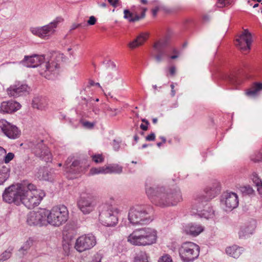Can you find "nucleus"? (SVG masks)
<instances>
[{
  "label": "nucleus",
  "mask_w": 262,
  "mask_h": 262,
  "mask_svg": "<svg viewBox=\"0 0 262 262\" xmlns=\"http://www.w3.org/2000/svg\"><path fill=\"white\" fill-rule=\"evenodd\" d=\"M45 196V193L36 189L32 184L26 186L17 183L5 188L3 199L7 203H14L16 205L23 204L28 208L31 209L38 206Z\"/></svg>",
  "instance_id": "1"
},
{
  "label": "nucleus",
  "mask_w": 262,
  "mask_h": 262,
  "mask_svg": "<svg viewBox=\"0 0 262 262\" xmlns=\"http://www.w3.org/2000/svg\"><path fill=\"white\" fill-rule=\"evenodd\" d=\"M146 193L151 202L157 206L167 207L176 205L182 201L179 188L170 189L163 186H146Z\"/></svg>",
  "instance_id": "2"
},
{
  "label": "nucleus",
  "mask_w": 262,
  "mask_h": 262,
  "mask_svg": "<svg viewBox=\"0 0 262 262\" xmlns=\"http://www.w3.org/2000/svg\"><path fill=\"white\" fill-rule=\"evenodd\" d=\"M20 62L29 68L39 67L40 74L48 79H53L59 71V64L52 59L47 60L44 55L25 56Z\"/></svg>",
  "instance_id": "3"
},
{
  "label": "nucleus",
  "mask_w": 262,
  "mask_h": 262,
  "mask_svg": "<svg viewBox=\"0 0 262 262\" xmlns=\"http://www.w3.org/2000/svg\"><path fill=\"white\" fill-rule=\"evenodd\" d=\"M152 208L145 205H136L132 206L128 212V220L134 225H144L149 224L152 220Z\"/></svg>",
  "instance_id": "4"
},
{
  "label": "nucleus",
  "mask_w": 262,
  "mask_h": 262,
  "mask_svg": "<svg viewBox=\"0 0 262 262\" xmlns=\"http://www.w3.org/2000/svg\"><path fill=\"white\" fill-rule=\"evenodd\" d=\"M157 232L153 228L144 227L136 230L127 238L128 242L136 246H149L156 243Z\"/></svg>",
  "instance_id": "5"
},
{
  "label": "nucleus",
  "mask_w": 262,
  "mask_h": 262,
  "mask_svg": "<svg viewBox=\"0 0 262 262\" xmlns=\"http://www.w3.org/2000/svg\"><path fill=\"white\" fill-rule=\"evenodd\" d=\"M99 220L105 226H114L118 223V215L121 210L116 206L109 204H102L99 208Z\"/></svg>",
  "instance_id": "6"
},
{
  "label": "nucleus",
  "mask_w": 262,
  "mask_h": 262,
  "mask_svg": "<svg viewBox=\"0 0 262 262\" xmlns=\"http://www.w3.org/2000/svg\"><path fill=\"white\" fill-rule=\"evenodd\" d=\"M63 21L61 16H58L47 25L41 27H31L30 32L34 35L42 39L50 38L56 32L59 24Z\"/></svg>",
  "instance_id": "7"
},
{
  "label": "nucleus",
  "mask_w": 262,
  "mask_h": 262,
  "mask_svg": "<svg viewBox=\"0 0 262 262\" xmlns=\"http://www.w3.org/2000/svg\"><path fill=\"white\" fill-rule=\"evenodd\" d=\"M69 219V211L64 205L54 207L49 212L48 210V224L59 227L65 223Z\"/></svg>",
  "instance_id": "8"
},
{
  "label": "nucleus",
  "mask_w": 262,
  "mask_h": 262,
  "mask_svg": "<svg viewBox=\"0 0 262 262\" xmlns=\"http://www.w3.org/2000/svg\"><path fill=\"white\" fill-rule=\"evenodd\" d=\"M179 252L183 262H192L199 257L200 247L192 242H185L179 248Z\"/></svg>",
  "instance_id": "9"
},
{
  "label": "nucleus",
  "mask_w": 262,
  "mask_h": 262,
  "mask_svg": "<svg viewBox=\"0 0 262 262\" xmlns=\"http://www.w3.org/2000/svg\"><path fill=\"white\" fill-rule=\"evenodd\" d=\"M29 146L35 155L46 162H51L52 154L48 147L43 144L42 139H33L29 143Z\"/></svg>",
  "instance_id": "10"
},
{
  "label": "nucleus",
  "mask_w": 262,
  "mask_h": 262,
  "mask_svg": "<svg viewBox=\"0 0 262 262\" xmlns=\"http://www.w3.org/2000/svg\"><path fill=\"white\" fill-rule=\"evenodd\" d=\"M169 38L165 37L164 39L159 40L155 42L151 52V56H153L158 63L161 62L167 55V47L168 45Z\"/></svg>",
  "instance_id": "11"
},
{
  "label": "nucleus",
  "mask_w": 262,
  "mask_h": 262,
  "mask_svg": "<svg viewBox=\"0 0 262 262\" xmlns=\"http://www.w3.org/2000/svg\"><path fill=\"white\" fill-rule=\"evenodd\" d=\"M48 210L40 209L37 211L30 212L27 215V222L30 226H44L48 225Z\"/></svg>",
  "instance_id": "12"
},
{
  "label": "nucleus",
  "mask_w": 262,
  "mask_h": 262,
  "mask_svg": "<svg viewBox=\"0 0 262 262\" xmlns=\"http://www.w3.org/2000/svg\"><path fill=\"white\" fill-rule=\"evenodd\" d=\"M96 244V239L92 234H88L79 237L76 241L75 249L82 252L91 249Z\"/></svg>",
  "instance_id": "13"
},
{
  "label": "nucleus",
  "mask_w": 262,
  "mask_h": 262,
  "mask_svg": "<svg viewBox=\"0 0 262 262\" xmlns=\"http://www.w3.org/2000/svg\"><path fill=\"white\" fill-rule=\"evenodd\" d=\"M77 205L83 213L86 214L94 210L96 202L92 195L88 193H83L81 194L77 202Z\"/></svg>",
  "instance_id": "14"
},
{
  "label": "nucleus",
  "mask_w": 262,
  "mask_h": 262,
  "mask_svg": "<svg viewBox=\"0 0 262 262\" xmlns=\"http://www.w3.org/2000/svg\"><path fill=\"white\" fill-rule=\"evenodd\" d=\"M220 192V186L218 183H214L207 186L204 190V194H200L196 196L195 201L198 203H205L214 198Z\"/></svg>",
  "instance_id": "15"
},
{
  "label": "nucleus",
  "mask_w": 262,
  "mask_h": 262,
  "mask_svg": "<svg viewBox=\"0 0 262 262\" xmlns=\"http://www.w3.org/2000/svg\"><path fill=\"white\" fill-rule=\"evenodd\" d=\"M30 90V88L27 84L18 81L11 85L7 89V93L9 97L16 98L27 95Z\"/></svg>",
  "instance_id": "16"
},
{
  "label": "nucleus",
  "mask_w": 262,
  "mask_h": 262,
  "mask_svg": "<svg viewBox=\"0 0 262 262\" xmlns=\"http://www.w3.org/2000/svg\"><path fill=\"white\" fill-rule=\"evenodd\" d=\"M252 42L251 33L247 30H244L240 35L237 36L235 40V45L240 50L246 51L250 49Z\"/></svg>",
  "instance_id": "17"
},
{
  "label": "nucleus",
  "mask_w": 262,
  "mask_h": 262,
  "mask_svg": "<svg viewBox=\"0 0 262 262\" xmlns=\"http://www.w3.org/2000/svg\"><path fill=\"white\" fill-rule=\"evenodd\" d=\"M0 129L5 135L11 139H17L20 135V131L17 127L5 119L0 120Z\"/></svg>",
  "instance_id": "18"
},
{
  "label": "nucleus",
  "mask_w": 262,
  "mask_h": 262,
  "mask_svg": "<svg viewBox=\"0 0 262 262\" xmlns=\"http://www.w3.org/2000/svg\"><path fill=\"white\" fill-rule=\"evenodd\" d=\"M222 203L225 205L226 211H231L238 205V198L236 193L226 192L222 195Z\"/></svg>",
  "instance_id": "19"
},
{
  "label": "nucleus",
  "mask_w": 262,
  "mask_h": 262,
  "mask_svg": "<svg viewBox=\"0 0 262 262\" xmlns=\"http://www.w3.org/2000/svg\"><path fill=\"white\" fill-rule=\"evenodd\" d=\"M73 158L69 157L66 160L64 165V170L67 173L76 174L82 172L84 168L82 166L80 162L75 160L72 161Z\"/></svg>",
  "instance_id": "20"
},
{
  "label": "nucleus",
  "mask_w": 262,
  "mask_h": 262,
  "mask_svg": "<svg viewBox=\"0 0 262 262\" xmlns=\"http://www.w3.org/2000/svg\"><path fill=\"white\" fill-rule=\"evenodd\" d=\"M205 227L196 223H189L183 225V231L187 235L196 237L204 231Z\"/></svg>",
  "instance_id": "21"
},
{
  "label": "nucleus",
  "mask_w": 262,
  "mask_h": 262,
  "mask_svg": "<svg viewBox=\"0 0 262 262\" xmlns=\"http://www.w3.org/2000/svg\"><path fill=\"white\" fill-rule=\"evenodd\" d=\"M135 8V6L132 7V10L133 12H130L127 9H125L123 11L124 18L127 19L128 21L131 23H134L144 18L145 16V13L147 10L146 8L139 7V9L141 10L142 12L141 15H139L136 12H134Z\"/></svg>",
  "instance_id": "22"
},
{
  "label": "nucleus",
  "mask_w": 262,
  "mask_h": 262,
  "mask_svg": "<svg viewBox=\"0 0 262 262\" xmlns=\"http://www.w3.org/2000/svg\"><path fill=\"white\" fill-rule=\"evenodd\" d=\"M196 206H193V208L192 209L196 210L197 213L201 217H204L206 219H211L214 216V210L212 208L208 207L206 209H204L203 210H200L202 208V206H203V203L200 202V203L195 202ZM193 213H195L194 211L193 212Z\"/></svg>",
  "instance_id": "23"
},
{
  "label": "nucleus",
  "mask_w": 262,
  "mask_h": 262,
  "mask_svg": "<svg viewBox=\"0 0 262 262\" xmlns=\"http://www.w3.org/2000/svg\"><path fill=\"white\" fill-rule=\"evenodd\" d=\"M20 106V104L15 101H4L0 105V112L4 114L12 113L18 110Z\"/></svg>",
  "instance_id": "24"
},
{
  "label": "nucleus",
  "mask_w": 262,
  "mask_h": 262,
  "mask_svg": "<svg viewBox=\"0 0 262 262\" xmlns=\"http://www.w3.org/2000/svg\"><path fill=\"white\" fill-rule=\"evenodd\" d=\"M148 37L146 32L141 33L135 39L128 43V47L130 49H134L143 45Z\"/></svg>",
  "instance_id": "25"
},
{
  "label": "nucleus",
  "mask_w": 262,
  "mask_h": 262,
  "mask_svg": "<svg viewBox=\"0 0 262 262\" xmlns=\"http://www.w3.org/2000/svg\"><path fill=\"white\" fill-rule=\"evenodd\" d=\"M36 176L39 180H41L51 181L52 179L51 170L45 167H40Z\"/></svg>",
  "instance_id": "26"
},
{
  "label": "nucleus",
  "mask_w": 262,
  "mask_h": 262,
  "mask_svg": "<svg viewBox=\"0 0 262 262\" xmlns=\"http://www.w3.org/2000/svg\"><path fill=\"white\" fill-rule=\"evenodd\" d=\"M244 249L243 247L237 245H233L226 249V253L231 257L234 258H237L243 252Z\"/></svg>",
  "instance_id": "27"
},
{
  "label": "nucleus",
  "mask_w": 262,
  "mask_h": 262,
  "mask_svg": "<svg viewBox=\"0 0 262 262\" xmlns=\"http://www.w3.org/2000/svg\"><path fill=\"white\" fill-rule=\"evenodd\" d=\"M10 168L9 166H0V185H3L10 176Z\"/></svg>",
  "instance_id": "28"
},
{
  "label": "nucleus",
  "mask_w": 262,
  "mask_h": 262,
  "mask_svg": "<svg viewBox=\"0 0 262 262\" xmlns=\"http://www.w3.org/2000/svg\"><path fill=\"white\" fill-rule=\"evenodd\" d=\"M47 104V99L41 96L35 97L32 100V106L34 108L42 110Z\"/></svg>",
  "instance_id": "29"
},
{
  "label": "nucleus",
  "mask_w": 262,
  "mask_h": 262,
  "mask_svg": "<svg viewBox=\"0 0 262 262\" xmlns=\"http://www.w3.org/2000/svg\"><path fill=\"white\" fill-rule=\"evenodd\" d=\"M254 227L252 225L247 226H242L238 232L239 237L240 238H246L254 232Z\"/></svg>",
  "instance_id": "30"
},
{
  "label": "nucleus",
  "mask_w": 262,
  "mask_h": 262,
  "mask_svg": "<svg viewBox=\"0 0 262 262\" xmlns=\"http://www.w3.org/2000/svg\"><path fill=\"white\" fill-rule=\"evenodd\" d=\"M104 166L105 174L113 173L120 174L122 172V167L118 164H111Z\"/></svg>",
  "instance_id": "31"
},
{
  "label": "nucleus",
  "mask_w": 262,
  "mask_h": 262,
  "mask_svg": "<svg viewBox=\"0 0 262 262\" xmlns=\"http://www.w3.org/2000/svg\"><path fill=\"white\" fill-rule=\"evenodd\" d=\"M261 90L262 83H256L246 92V94L250 97L254 98L258 95L259 92Z\"/></svg>",
  "instance_id": "32"
},
{
  "label": "nucleus",
  "mask_w": 262,
  "mask_h": 262,
  "mask_svg": "<svg viewBox=\"0 0 262 262\" xmlns=\"http://www.w3.org/2000/svg\"><path fill=\"white\" fill-rule=\"evenodd\" d=\"M225 80L228 84L232 86L231 89H237V86L241 83L240 80L233 74L226 76Z\"/></svg>",
  "instance_id": "33"
},
{
  "label": "nucleus",
  "mask_w": 262,
  "mask_h": 262,
  "mask_svg": "<svg viewBox=\"0 0 262 262\" xmlns=\"http://www.w3.org/2000/svg\"><path fill=\"white\" fill-rule=\"evenodd\" d=\"M121 77L119 74L117 72L116 73H109L104 78V82L108 84L110 83H112L115 80H118L120 79Z\"/></svg>",
  "instance_id": "34"
},
{
  "label": "nucleus",
  "mask_w": 262,
  "mask_h": 262,
  "mask_svg": "<svg viewBox=\"0 0 262 262\" xmlns=\"http://www.w3.org/2000/svg\"><path fill=\"white\" fill-rule=\"evenodd\" d=\"M148 256L144 251H140L136 254L134 258V262H149L148 260Z\"/></svg>",
  "instance_id": "35"
},
{
  "label": "nucleus",
  "mask_w": 262,
  "mask_h": 262,
  "mask_svg": "<svg viewBox=\"0 0 262 262\" xmlns=\"http://www.w3.org/2000/svg\"><path fill=\"white\" fill-rule=\"evenodd\" d=\"M33 241L31 238L28 239L23 245V246L19 249V252L21 253V254L24 256L25 255L28 250L30 249L31 246L33 245Z\"/></svg>",
  "instance_id": "36"
},
{
  "label": "nucleus",
  "mask_w": 262,
  "mask_h": 262,
  "mask_svg": "<svg viewBox=\"0 0 262 262\" xmlns=\"http://www.w3.org/2000/svg\"><path fill=\"white\" fill-rule=\"evenodd\" d=\"M13 248L9 247L0 255V262H3L9 259L12 253Z\"/></svg>",
  "instance_id": "37"
},
{
  "label": "nucleus",
  "mask_w": 262,
  "mask_h": 262,
  "mask_svg": "<svg viewBox=\"0 0 262 262\" xmlns=\"http://www.w3.org/2000/svg\"><path fill=\"white\" fill-rule=\"evenodd\" d=\"M251 160L254 162H262V149L256 151L250 156Z\"/></svg>",
  "instance_id": "38"
},
{
  "label": "nucleus",
  "mask_w": 262,
  "mask_h": 262,
  "mask_svg": "<svg viewBox=\"0 0 262 262\" xmlns=\"http://www.w3.org/2000/svg\"><path fill=\"white\" fill-rule=\"evenodd\" d=\"M98 174H105V166L99 167H93L90 169V175H95Z\"/></svg>",
  "instance_id": "39"
},
{
  "label": "nucleus",
  "mask_w": 262,
  "mask_h": 262,
  "mask_svg": "<svg viewBox=\"0 0 262 262\" xmlns=\"http://www.w3.org/2000/svg\"><path fill=\"white\" fill-rule=\"evenodd\" d=\"M236 0H217L216 6L219 8H223L233 4Z\"/></svg>",
  "instance_id": "40"
},
{
  "label": "nucleus",
  "mask_w": 262,
  "mask_h": 262,
  "mask_svg": "<svg viewBox=\"0 0 262 262\" xmlns=\"http://www.w3.org/2000/svg\"><path fill=\"white\" fill-rule=\"evenodd\" d=\"M251 179L255 184V186L257 185L261 184L262 183L261 180L260 179L257 173L255 172H253L251 175Z\"/></svg>",
  "instance_id": "41"
},
{
  "label": "nucleus",
  "mask_w": 262,
  "mask_h": 262,
  "mask_svg": "<svg viewBox=\"0 0 262 262\" xmlns=\"http://www.w3.org/2000/svg\"><path fill=\"white\" fill-rule=\"evenodd\" d=\"M93 161L96 163H101L103 161L104 158L101 154H95L92 156Z\"/></svg>",
  "instance_id": "42"
},
{
  "label": "nucleus",
  "mask_w": 262,
  "mask_h": 262,
  "mask_svg": "<svg viewBox=\"0 0 262 262\" xmlns=\"http://www.w3.org/2000/svg\"><path fill=\"white\" fill-rule=\"evenodd\" d=\"M241 191L243 193L248 195L252 194L254 191L252 188L250 186H246L242 187Z\"/></svg>",
  "instance_id": "43"
},
{
  "label": "nucleus",
  "mask_w": 262,
  "mask_h": 262,
  "mask_svg": "<svg viewBox=\"0 0 262 262\" xmlns=\"http://www.w3.org/2000/svg\"><path fill=\"white\" fill-rule=\"evenodd\" d=\"M158 262H172V260L169 255L165 254L159 258Z\"/></svg>",
  "instance_id": "44"
},
{
  "label": "nucleus",
  "mask_w": 262,
  "mask_h": 262,
  "mask_svg": "<svg viewBox=\"0 0 262 262\" xmlns=\"http://www.w3.org/2000/svg\"><path fill=\"white\" fill-rule=\"evenodd\" d=\"M14 157V154L12 152L8 153L4 158V162L6 164L9 163Z\"/></svg>",
  "instance_id": "45"
},
{
  "label": "nucleus",
  "mask_w": 262,
  "mask_h": 262,
  "mask_svg": "<svg viewBox=\"0 0 262 262\" xmlns=\"http://www.w3.org/2000/svg\"><path fill=\"white\" fill-rule=\"evenodd\" d=\"M8 6L9 8L8 15L9 17L14 16L15 13V8L13 4L9 3Z\"/></svg>",
  "instance_id": "46"
},
{
  "label": "nucleus",
  "mask_w": 262,
  "mask_h": 262,
  "mask_svg": "<svg viewBox=\"0 0 262 262\" xmlns=\"http://www.w3.org/2000/svg\"><path fill=\"white\" fill-rule=\"evenodd\" d=\"M97 21L96 18L94 16H91L90 17L89 20L87 21V23L89 25H94L96 24Z\"/></svg>",
  "instance_id": "47"
},
{
  "label": "nucleus",
  "mask_w": 262,
  "mask_h": 262,
  "mask_svg": "<svg viewBox=\"0 0 262 262\" xmlns=\"http://www.w3.org/2000/svg\"><path fill=\"white\" fill-rule=\"evenodd\" d=\"M92 111L95 114V115L97 116L96 119H99V115L100 112V108L97 106H94L92 109Z\"/></svg>",
  "instance_id": "48"
},
{
  "label": "nucleus",
  "mask_w": 262,
  "mask_h": 262,
  "mask_svg": "<svg viewBox=\"0 0 262 262\" xmlns=\"http://www.w3.org/2000/svg\"><path fill=\"white\" fill-rule=\"evenodd\" d=\"M112 145L114 149L116 151H118L120 148V143L116 140H113Z\"/></svg>",
  "instance_id": "49"
},
{
  "label": "nucleus",
  "mask_w": 262,
  "mask_h": 262,
  "mask_svg": "<svg viewBox=\"0 0 262 262\" xmlns=\"http://www.w3.org/2000/svg\"><path fill=\"white\" fill-rule=\"evenodd\" d=\"M107 1L114 8L118 7L119 2V0H107Z\"/></svg>",
  "instance_id": "50"
},
{
  "label": "nucleus",
  "mask_w": 262,
  "mask_h": 262,
  "mask_svg": "<svg viewBox=\"0 0 262 262\" xmlns=\"http://www.w3.org/2000/svg\"><path fill=\"white\" fill-rule=\"evenodd\" d=\"M155 139V134L153 133L150 134L146 137V140L148 141H154Z\"/></svg>",
  "instance_id": "51"
},
{
  "label": "nucleus",
  "mask_w": 262,
  "mask_h": 262,
  "mask_svg": "<svg viewBox=\"0 0 262 262\" xmlns=\"http://www.w3.org/2000/svg\"><path fill=\"white\" fill-rule=\"evenodd\" d=\"M101 256L99 254H96L94 256L92 260L90 262H101Z\"/></svg>",
  "instance_id": "52"
},
{
  "label": "nucleus",
  "mask_w": 262,
  "mask_h": 262,
  "mask_svg": "<svg viewBox=\"0 0 262 262\" xmlns=\"http://www.w3.org/2000/svg\"><path fill=\"white\" fill-rule=\"evenodd\" d=\"M83 125L88 128H91L93 127L94 124L89 121H84L83 122Z\"/></svg>",
  "instance_id": "53"
},
{
  "label": "nucleus",
  "mask_w": 262,
  "mask_h": 262,
  "mask_svg": "<svg viewBox=\"0 0 262 262\" xmlns=\"http://www.w3.org/2000/svg\"><path fill=\"white\" fill-rule=\"evenodd\" d=\"M161 8L160 6H157L151 10L152 14L154 16H156L158 12Z\"/></svg>",
  "instance_id": "54"
},
{
  "label": "nucleus",
  "mask_w": 262,
  "mask_h": 262,
  "mask_svg": "<svg viewBox=\"0 0 262 262\" xmlns=\"http://www.w3.org/2000/svg\"><path fill=\"white\" fill-rule=\"evenodd\" d=\"M142 121L143 122H145L146 123V124H141L140 125V128L143 130H146L148 128V126H147V125L148 124V122L147 121H145V119H143L142 120Z\"/></svg>",
  "instance_id": "55"
},
{
  "label": "nucleus",
  "mask_w": 262,
  "mask_h": 262,
  "mask_svg": "<svg viewBox=\"0 0 262 262\" xmlns=\"http://www.w3.org/2000/svg\"><path fill=\"white\" fill-rule=\"evenodd\" d=\"M80 26H81L80 24H72V25L71 26V28H70V31L71 32V31L76 29V28H78Z\"/></svg>",
  "instance_id": "56"
},
{
  "label": "nucleus",
  "mask_w": 262,
  "mask_h": 262,
  "mask_svg": "<svg viewBox=\"0 0 262 262\" xmlns=\"http://www.w3.org/2000/svg\"><path fill=\"white\" fill-rule=\"evenodd\" d=\"M257 187V190L260 195H262V183L261 184L256 185Z\"/></svg>",
  "instance_id": "57"
},
{
  "label": "nucleus",
  "mask_w": 262,
  "mask_h": 262,
  "mask_svg": "<svg viewBox=\"0 0 262 262\" xmlns=\"http://www.w3.org/2000/svg\"><path fill=\"white\" fill-rule=\"evenodd\" d=\"M169 72L171 75H173L176 73V68L174 67H171L169 69Z\"/></svg>",
  "instance_id": "58"
},
{
  "label": "nucleus",
  "mask_w": 262,
  "mask_h": 262,
  "mask_svg": "<svg viewBox=\"0 0 262 262\" xmlns=\"http://www.w3.org/2000/svg\"><path fill=\"white\" fill-rule=\"evenodd\" d=\"M89 84L91 86H94V85H96V86H98L99 87H100V85L99 84V83L98 82H95L94 81L91 80L89 82Z\"/></svg>",
  "instance_id": "59"
},
{
  "label": "nucleus",
  "mask_w": 262,
  "mask_h": 262,
  "mask_svg": "<svg viewBox=\"0 0 262 262\" xmlns=\"http://www.w3.org/2000/svg\"><path fill=\"white\" fill-rule=\"evenodd\" d=\"M3 154H6V151L3 147L0 146V156Z\"/></svg>",
  "instance_id": "60"
},
{
  "label": "nucleus",
  "mask_w": 262,
  "mask_h": 262,
  "mask_svg": "<svg viewBox=\"0 0 262 262\" xmlns=\"http://www.w3.org/2000/svg\"><path fill=\"white\" fill-rule=\"evenodd\" d=\"M98 5H99V7H102V8H106L107 7V4L105 2L102 3L100 4H98Z\"/></svg>",
  "instance_id": "61"
},
{
  "label": "nucleus",
  "mask_w": 262,
  "mask_h": 262,
  "mask_svg": "<svg viewBox=\"0 0 262 262\" xmlns=\"http://www.w3.org/2000/svg\"><path fill=\"white\" fill-rule=\"evenodd\" d=\"M139 1L144 5H146L148 3V0H139Z\"/></svg>",
  "instance_id": "62"
},
{
  "label": "nucleus",
  "mask_w": 262,
  "mask_h": 262,
  "mask_svg": "<svg viewBox=\"0 0 262 262\" xmlns=\"http://www.w3.org/2000/svg\"><path fill=\"white\" fill-rule=\"evenodd\" d=\"M176 94V92L174 89H171V95L172 97H173Z\"/></svg>",
  "instance_id": "63"
},
{
  "label": "nucleus",
  "mask_w": 262,
  "mask_h": 262,
  "mask_svg": "<svg viewBox=\"0 0 262 262\" xmlns=\"http://www.w3.org/2000/svg\"><path fill=\"white\" fill-rule=\"evenodd\" d=\"M178 57V55H172V56H170V58L172 59H176Z\"/></svg>",
  "instance_id": "64"
}]
</instances>
